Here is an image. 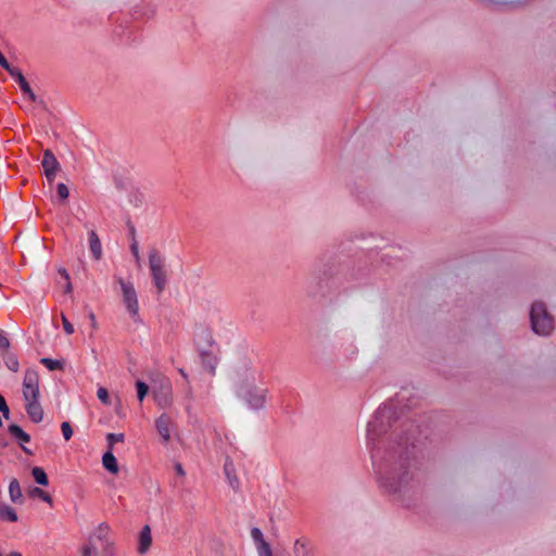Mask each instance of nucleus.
<instances>
[{"label":"nucleus","instance_id":"1","mask_svg":"<svg viewBox=\"0 0 556 556\" xmlns=\"http://www.w3.org/2000/svg\"><path fill=\"white\" fill-rule=\"evenodd\" d=\"M110 533V526L105 522L100 523L80 547L81 556H114L116 548Z\"/></svg>","mask_w":556,"mask_h":556},{"label":"nucleus","instance_id":"2","mask_svg":"<svg viewBox=\"0 0 556 556\" xmlns=\"http://www.w3.org/2000/svg\"><path fill=\"white\" fill-rule=\"evenodd\" d=\"M23 396L26 402L25 408L29 418L38 424L43 418V409L39 402V377L36 371L27 370L23 380Z\"/></svg>","mask_w":556,"mask_h":556},{"label":"nucleus","instance_id":"3","mask_svg":"<svg viewBox=\"0 0 556 556\" xmlns=\"http://www.w3.org/2000/svg\"><path fill=\"white\" fill-rule=\"evenodd\" d=\"M532 329L535 333L547 336L554 329L553 317L547 313L542 302H535L530 313Z\"/></svg>","mask_w":556,"mask_h":556},{"label":"nucleus","instance_id":"4","mask_svg":"<svg viewBox=\"0 0 556 556\" xmlns=\"http://www.w3.org/2000/svg\"><path fill=\"white\" fill-rule=\"evenodd\" d=\"M149 266L157 292L161 293L165 289L167 280L164 269V258L155 249L151 250L149 253Z\"/></svg>","mask_w":556,"mask_h":556},{"label":"nucleus","instance_id":"5","mask_svg":"<svg viewBox=\"0 0 556 556\" xmlns=\"http://www.w3.org/2000/svg\"><path fill=\"white\" fill-rule=\"evenodd\" d=\"M240 397L244 399L252 408H261L265 404L266 390L254 383L242 384L238 391Z\"/></svg>","mask_w":556,"mask_h":556},{"label":"nucleus","instance_id":"6","mask_svg":"<svg viewBox=\"0 0 556 556\" xmlns=\"http://www.w3.org/2000/svg\"><path fill=\"white\" fill-rule=\"evenodd\" d=\"M117 282L121 286L123 293V302L127 308L129 315L137 319L139 315L138 298L135 287L131 282L125 281L123 278H117Z\"/></svg>","mask_w":556,"mask_h":556},{"label":"nucleus","instance_id":"7","mask_svg":"<svg viewBox=\"0 0 556 556\" xmlns=\"http://www.w3.org/2000/svg\"><path fill=\"white\" fill-rule=\"evenodd\" d=\"M174 422L169 416L166 414H162L156 420H155V428L157 430V433L162 438L164 443H168L172 440L170 431L174 428Z\"/></svg>","mask_w":556,"mask_h":556},{"label":"nucleus","instance_id":"8","mask_svg":"<svg viewBox=\"0 0 556 556\" xmlns=\"http://www.w3.org/2000/svg\"><path fill=\"white\" fill-rule=\"evenodd\" d=\"M41 165L45 169V175L49 181H52L60 167L58 160L50 150L43 152V159Z\"/></svg>","mask_w":556,"mask_h":556},{"label":"nucleus","instance_id":"9","mask_svg":"<svg viewBox=\"0 0 556 556\" xmlns=\"http://www.w3.org/2000/svg\"><path fill=\"white\" fill-rule=\"evenodd\" d=\"M9 74L16 79L23 93L26 94L30 101L35 102L37 97L25 79L23 73L18 68H14L13 71H10Z\"/></svg>","mask_w":556,"mask_h":556},{"label":"nucleus","instance_id":"10","mask_svg":"<svg viewBox=\"0 0 556 556\" xmlns=\"http://www.w3.org/2000/svg\"><path fill=\"white\" fill-rule=\"evenodd\" d=\"M152 545V534H151V528L150 526H144L138 538V547L137 551L139 554L143 555L146 554Z\"/></svg>","mask_w":556,"mask_h":556},{"label":"nucleus","instance_id":"11","mask_svg":"<svg viewBox=\"0 0 556 556\" xmlns=\"http://www.w3.org/2000/svg\"><path fill=\"white\" fill-rule=\"evenodd\" d=\"M88 241L91 254L94 260L99 261L102 257V245L99 236L94 230L88 232Z\"/></svg>","mask_w":556,"mask_h":556},{"label":"nucleus","instance_id":"12","mask_svg":"<svg viewBox=\"0 0 556 556\" xmlns=\"http://www.w3.org/2000/svg\"><path fill=\"white\" fill-rule=\"evenodd\" d=\"M102 464L104 468L110 471L111 473H117L118 472V465L116 462L115 456L113 455L112 451H108L103 457H102Z\"/></svg>","mask_w":556,"mask_h":556},{"label":"nucleus","instance_id":"13","mask_svg":"<svg viewBox=\"0 0 556 556\" xmlns=\"http://www.w3.org/2000/svg\"><path fill=\"white\" fill-rule=\"evenodd\" d=\"M224 471H225V475L229 481V484L236 489L238 486V479H237V476H236V469H235V465L230 460V459H226L225 462V465H224Z\"/></svg>","mask_w":556,"mask_h":556},{"label":"nucleus","instance_id":"14","mask_svg":"<svg viewBox=\"0 0 556 556\" xmlns=\"http://www.w3.org/2000/svg\"><path fill=\"white\" fill-rule=\"evenodd\" d=\"M8 431L22 443H28L30 441L29 434H27L18 425H10Z\"/></svg>","mask_w":556,"mask_h":556},{"label":"nucleus","instance_id":"15","mask_svg":"<svg viewBox=\"0 0 556 556\" xmlns=\"http://www.w3.org/2000/svg\"><path fill=\"white\" fill-rule=\"evenodd\" d=\"M10 498L14 503H21L23 500V493L20 483L16 479H13L9 485Z\"/></svg>","mask_w":556,"mask_h":556},{"label":"nucleus","instance_id":"16","mask_svg":"<svg viewBox=\"0 0 556 556\" xmlns=\"http://www.w3.org/2000/svg\"><path fill=\"white\" fill-rule=\"evenodd\" d=\"M251 538L253 539V541H254V543L256 545V551L262 549L263 545H269L265 541L263 532L258 528H252V530H251Z\"/></svg>","mask_w":556,"mask_h":556},{"label":"nucleus","instance_id":"17","mask_svg":"<svg viewBox=\"0 0 556 556\" xmlns=\"http://www.w3.org/2000/svg\"><path fill=\"white\" fill-rule=\"evenodd\" d=\"M31 475L38 484L48 485V476L41 467H34L31 470Z\"/></svg>","mask_w":556,"mask_h":556},{"label":"nucleus","instance_id":"18","mask_svg":"<svg viewBox=\"0 0 556 556\" xmlns=\"http://www.w3.org/2000/svg\"><path fill=\"white\" fill-rule=\"evenodd\" d=\"M308 542L306 539H298L294 543L293 551L296 556H305L307 553Z\"/></svg>","mask_w":556,"mask_h":556},{"label":"nucleus","instance_id":"19","mask_svg":"<svg viewBox=\"0 0 556 556\" xmlns=\"http://www.w3.org/2000/svg\"><path fill=\"white\" fill-rule=\"evenodd\" d=\"M0 517L11 522L17 521V515L15 510L10 506H3L0 508Z\"/></svg>","mask_w":556,"mask_h":556},{"label":"nucleus","instance_id":"20","mask_svg":"<svg viewBox=\"0 0 556 556\" xmlns=\"http://www.w3.org/2000/svg\"><path fill=\"white\" fill-rule=\"evenodd\" d=\"M136 388H137V397L140 402H142L149 392V387L143 381H137Z\"/></svg>","mask_w":556,"mask_h":556},{"label":"nucleus","instance_id":"21","mask_svg":"<svg viewBox=\"0 0 556 556\" xmlns=\"http://www.w3.org/2000/svg\"><path fill=\"white\" fill-rule=\"evenodd\" d=\"M41 364H43L47 368H49L50 370H56V369H62V363L58 359H51V358H41Z\"/></svg>","mask_w":556,"mask_h":556},{"label":"nucleus","instance_id":"22","mask_svg":"<svg viewBox=\"0 0 556 556\" xmlns=\"http://www.w3.org/2000/svg\"><path fill=\"white\" fill-rule=\"evenodd\" d=\"M203 363L211 374L215 372V367L217 365V361L214 356H211L208 354L204 355Z\"/></svg>","mask_w":556,"mask_h":556},{"label":"nucleus","instance_id":"23","mask_svg":"<svg viewBox=\"0 0 556 556\" xmlns=\"http://www.w3.org/2000/svg\"><path fill=\"white\" fill-rule=\"evenodd\" d=\"M124 439H125V437L123 433H109L106 435V440H108L110 450H112L113 445L116 442H124Z\"/></svg>","mask_w":556,"mask_h":556},{"label":"nucleus","instance_id":"24","mask_svg":"<svg viewBox=\"0 0 556 556\" xmlns=\"http://www.w3.org/2000/svg\"><path fill=\"white\" fill-rule=\"evenodd\" d=\"M31 495H36V496L40 497L42 501H45L46 503L52 505V497L47 492H45L43 490H41L39 488H34L31 490Z\"/></svg>","mask_w":556,"mask_h":556},{"label":"nucleus","instance_id":"25","mask_svg":"<svg viewBox=\"0 0 556 556\" xmlns=\"http://www.w3.org/2000/svg\"><path fill=\"white\" fill-rule=\"evenodd\" d=\"M97 395H98V399L104 404V405H109L110 404V395H109V392L105 388L103 387H100L97 391Z\"/></svg>","mask_w":556,"mask_h":556},{"label":"nucleus","instance_id":"26","mask_svg":"<svg viewBox=\"0 0 556 556\" xmlns=\"http://www.w3.org/2000/svg\"><path fill=\"white\" fill-rule=\"evenodd\" d=\"M61 430H62V434L66 441H68L73 437V429H72V426L70 425V422L63 421L61 424Z\"/></svg>","mask_w":556,"mask_h":556},{"label":"nucleus","instance_id":"27","mask_svg":"<svg viewBox=\"0 0 556 556\" xmlns=\"http://www.w3.org/2000/svg\"><path fill=\"white\" fill-rule=\"evenodd\" d=\"M56 191H58V195L62 199V200H66L70 195V191H68V188L66 187L65 184H59L56 186Z\"/></svg>","mask_w":556,"mask_h":556},{"label":"nucleus","instance_id":"28","mask_svg":"<svg viewBox=\"0 0 556 556\" xmlns=\"http://www.w3.org/2000/svg\"><path fill=\"white\" fill-rule=\"evenodd\" d=\"M63 329L67 334L74 333V327L73 325L67 320L64 314L61 315Z\"/></svg>","mask_w":556,"mask_h":556},{"label":"nucleus","instance_id":"29","mask_svg":"<svg viewBox=\"0 0 556 556\" xmlns=\"http://www.w3.org/2000/svg\"><path fill=\"white\" fill-rule=\"evenodd\" d=\"M257 556H273L270 545H263V548L257 551Z\"/></svg>","mask_w":556,"mask_h":556},{"label":"nucleus","instance_id":"30","mask_svg":"<svg viewBox=\"0 0 556 556\" xmlns=\"http://www.w3.org/2000/svg\"><path fill=\"white\" fill-rule=\"evenodd\" d=\"M9 346H10V342H9L8 338L2 332H0V349L8 350Z\"/></svg>","mask_w":556,"mask_h":556},{"label":"nucleus","instance_id":"31","mask_svg":"<svg viewBox=\"0 0 556 556\" xmlns=\"http://www.w3.org/2000/svg\"><path fill=\"white\" fill-rule=\"evenodd\" d=\"M130 249H131V252H132L136 261L139 263L140 256H139L138 243L136 241H134Z\"/></svg>","mask_w":556,"mask_h":556},{"label":"nucleus","instance_id":"32","mask_svg":"<svg viewBox=\"0 0 556 556\" xmlns=\"http://www.w3.org/2000/svg\"><path fill=\"white\" fill-rule=\"evenodd\" d=\"M59 274L65 279V280H70V274L67 273V270L65 268H59Z\"/></svg>","mask_w":556,"mask_h":556},{"label":"nucleus","instance_id":"33","mask_svg":"<svg viewBox=\"0 0 556 556\" xmlns=\"http://www.w3.org/2000/svg\"><path fill=\"white\" fill-rule=\"evenodd\" d=\"M65 281H66V285H65V292H66V293H72V291H73V286H72L71 279H70V280H65Z\"/></svg>","mask_w":556,"mask_h":556},{"label":"nucleus","instance_id":"34","mask_svg":"<svg viewBox=\"0 0 556 556\" xmlns=\"http://www.w3.org/2000/svg\"><path fill=\"white\" fill-rule=\"evenodd\" d=\"M7 406L8 404L5 402V399L0 394V410H3V408Z\"/></svg>","mask_w":556,"mask_h":556},{"label":"nucleus","instance_id":"35","mask_svg":"<svg viewBox=\"0 0 556 556\" xmlns=\"http://www.w3.org/2000/svg\"><path fill=\"white\" fill-rule=\"evenodd\" d=\"M89 318H90V320H91V326H92L93 328H96V327H97V323H96L94 314H93L92 312L89 314Z\"/></svg>","mask_w":556,"mask_h":556},{"label":"nucleus","instance_id":"36","mask_svg":"<svg viewBox=\"0 0 556 556\" xmlns=\"http://www.w3.org/2000/svg\"><path fill=\"white\" fill-rule=\"evenodd\" d=\"M2 414H3V417L4 418H9L10 416V409H9V406L4 407L3 410H0Z\"/></svg>","mask_w":556,"mask_h":556},{"label":"nucleus","instance_id":"37","mask_svg":"<svg viewBox=\"0 0 556 556\" xmlns=\"http://www.w3.org/2000/svg\"><path fill=\"white\" fill-rule=\"evenodd\" d=\"M176 468H177V472H178L179 475H184V473H185V472H184V469H182V467H181V465H180V464H178Z\"/></svg>","mask_w":556,"mask_h":556},{"label":"nucleus","instance_id":"38","mask_svg":"<svg viewBox=\"0 0 556 556\" xmlns=\"http://www.w3.org/2000/svg\"><path fill=\"white\" fill-rule=\"evenodd\" d=\"M8 556H22L20 552H11Z\"/></svg>","mask_w":556,"mask_h":556},{"label":"nucleus","instance_id":"39","mask_svg":"<svg viewBox=\"0 0 556 556\" xmlns=\"http://www.w3.org/2000/svg\"><path fill=\"white\" fill-rule=\"evenodd\" d=\"M179 371H180V374H181V376H182L184 378H187V375H186V372H185L182 369H180Z\"/></svg>","mask_w":556,"mask_h":556},{"label":"nucleus","instance_id":"40","mask_svg":"<svg viewBox=\"0 0 556 556\" xmlns=\"http://www.w3.org/2000/svg\"><path fill=\"white\" fill-rule=\"evenodd\" d=\"M23 451H25L26 453H30L26 447H23Z\"/></svg>","mask_w":556,"mask_h":556},{"label":"nucleus","instance_id":"41","mask_svg":"<svg viewBox=\"0 0 556 556\" xmlns=\"http://www.w3.org/2000/svg\"><path fill=\"white\" fill-rule=\"evenodd\" d=\"M0 556H3V555L0 553Z\"/></svg>","mask_w":556,"mask_h":556}]
</instances>
